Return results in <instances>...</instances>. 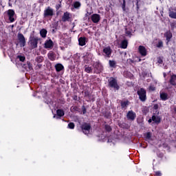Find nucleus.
I'll list each match as a JSON object with an SVG mask.
<instances>
[{
	"label": "nucleus",
	"mask_w": 176,
	"mask_h": 176,
	"mask_svg": "<svg viewBox=\"0 0 176 176\" xmlns=\"http://www.w3.org/2000/svg\"><path fill=\"white\" fill-rule=\"evenodd\" d=\"M48 57L50 60H53V53L48 54Z\"/></svg>",
	"instance_id": "36"
},
{
	"label": "nucleus",
	"mask_w": 176,
	"mask_h": 176,
	"mask_svg": "<svg viewBox=\"0 0 176 176\" xmlns=\"http://www.w3.org/2000/svg\"><path fill=\"white\" fill-rule=\"evenodd\" d=\"M155 175L156 176H162V173H160V171H157V172H155Z\"/></svg>",
	"instance_id": "37"
},
{
	"label": "nucleus",
	"mask_w": 176,
	"mask_h": 176,
	"mask_svg": "<svg viewBox=\"0 0 176 176\" xmlns=\"http://www.w3.org/2000/svg\"><path fill=\"white\" fill-rule=\"evenodd\" d=\"M44 47L45 49H52L53 47V41L52 40H47L45 42Z\"/></svg>",
	"instance_id": "12"
},
{
	"label": "nucleus",
	"mask_w": 176,
	"mask_h": 176,
	"mask_svg": "<svg viewBox=\"0 0 176 176\" xmlns=\"http://www.w3.org/2000/svg\"><path fill=\"white\" fill-rule=\"evenodd\" d=\"M56 113H57L58 116H60V117L64 116V111L61 109L57 110Z\"/></svg>",
	"instance_id": "27"
},
{
	"label": "nucleus",
	"mask_w": 176,
	"mask_h": 176,
	"mask_svg": "<svg viewBox=\"0 0 176 176\" xmlns=\"http://www.w3.org/2000/svg\"><path fill=\"white\" fill-rule=\"evenodd\" d=\"M170 85H173V86H176V75L173 74L170 77Z\"/></svg>",
	"instance_id": "17"
},
{
	"label": "nucleus",
	"mask_w": 176,
	"mask_h": 176,
	"mask_svg": "<svg viewBox=\"0 0 176 176\" xmlns=\"http://www.w3.org/2000/svg\"><path fill=\"white\" fill-rule=\"evenodd\" d=\"M17 38H18V41L20 46L21 47H24V46H25V37H24V35H23V34L21 33H19Z\"/></svg>",
	"instance_id": "4"
},
{
	"label": "nucleus",
	"mask_w": 176,
	"mask_h": 176,
	"mask_svg": "<svg viewBox=\"0 0 176 176\" xmlns=\"http://www.w3.org/2000/svg\"><path fill=\"white\" fill-rule=\"evenodd\" d=\"M38 39L36 37L30 38L29 43L32 49H36V47H38Z\"/></svg>",
	"instance_id": "2"
},
{
	"label": "nucleus",
	"mask_w": 176,
	"mask_h": 176,
	"mask_svg": "<svg viewBox=\"0 0 176 176\" xmlns=\"http://www.w3.org/2000/svg\"><path fill=\"white\" fill-rule=\"evenodd\" d=\"M157 47H163V42L159 41L158 43L157 44Z\"/></svg>",
	"instance_id": "34"
},
{
	"label": "nucleus",
	"mask_w": 176,
	"mask_h": 176,
	"mask_svg": "<svg viewBox=\"0 0 176 176\" xmlns=\"http://www.w3.org/2000/svg\"><path fill=\"white\" fill-rule=\"evenodd\" d=\"M9 6H12V4H10V3H9Z\"/></svg>",
	"instance_id": "47"
},
{
	"label": "nucleus",
	"mask_w": 176,
	"mask_h": 176,
	"mask_svg": "<svg viewBox=\"0 0 176 176\" xmlns=\"http://www.w3.org/2000/svg\"><path fill=\"white\" fill-rule=\"evenodd\" d=\"M127 45H128L127 41L124 40L121 43L120 47H122V49H127Z\"/></svg>",
	"instance_id": "21"
},
{
	"label": "nucleus",
	"mask_w": 176,
	"mask_h": 176,
	"mask_svg": "<svg viewBox=\"0 0 176 176\" xmlns=\"http://www.w3.org/2000/svg\"><path fill=\"white\" fill-rule=\"evenodd\" d=\"M138 94L141 101H145L146 100V91L144 88H140L138 91Z\"/></svg>",
	"instance_id": "1"
},
{
	"label": "nucleus",
	"mask_w": 176,
	"mask_h": 176,
	"mask_svg": "<svg viewBox=\"0 0 176 176\" xmlns=\"http://www.w3.org/2000/svg\"><path fill=\"white\" fill-rule=\"evenodd\" d=\"M169 17H170V19H176V12L170 10Z\"/></svg>",
	"instance_id": "24"
},
{
	"label": "nucleus",
	"mask_w": 176,
	"mask_h": 176,
	"mask_svg": "<svg viewBox=\"0 0 176 176\" xmlns=\"http://www.w3.org/2000/svg\"><path fill=\"white\" fill-rule=\"evenodd\" d=\"M69 19V13L68 12H65L62 17L63 21H68Z\"/></svg>",
	"instance_id": "15"
},
{
	"label": "nucleus",
	"mask_w": 176,
	"mask_h": 176,
	"mask_svg": "<svg viewBox=\"0 0 176 176\" xmlns=\"http://www.w3.org/2000/svg\"><path fill=\"white\" fill-rule=\"evenodd\" d=\"M154 109H157V108H159V106L157 104H155L153 107Z\"/></svg>",
	"instance_id": "40"
},
{
	"label": "nucleus",
	"mask_w": 176,
	"mask_h": 176,
	"mask_svg": "<svg viewBox=\"0 0 176 176\" xmlns=\"http://www.w3.org/2000/svg\"><path fill=\"white\" fill-rule=\"evenodd\" d=\"M15 14H16L14 13V10H8V19H9L10 23H13L14 21Z\"/></svg>",
	"instance_id": "5"
},
{
	"label": "nucleus",
	"mask_w": 176,
	"mask_h": 176,
	"mask_svg": "<svg viewBox=\"0 0 176 176\" xmlns=\"http://www.w3.org/2000/svg\"><path fill=\"white\" fill-rule=\"evenodd\" d=\"M158 63L159 64H162L163 63V60H162V59H159Z\"/></svg>",
	"instance_id": "41"
},
{
	"label": "nucleus",
	"mask_w": 176,
	"mask_h": 176,
	"mask_svg": "<svg viewBox=\"0 0 176 176\" xmlns=\"http://www.w3.org/2000/svg\"><path fill=\"white\" fill-rule=\"evenodd\" d=\"M47 34V30H46L45 29H42L40 31V34H41V36H42V38H46Z\"/></svg>",
	"instance_id": "20"
},
{
	"label": "nucleus",
	"mask_w": 176,
	"mask_h": 176,
	"mask_svg": "<svg viewBox=\"0 0 176 176\" xmlns=\"http://www.w3.org/2000/svg\"><path fill=\"white\" fill-rule=\"evenodd\" d=\"M160 98L163 101H166V100H168V95L164 92L160 93Z\"/></svg>",
	"instance_id": "16"
},
{
	"label": "nucleus",
	"mask_w": 176,
	"mask_h": 176,
	"mask_svg": "<svg viewBox=\"0 0 176 176\" xmlns=\"http://www.w3.org/2000/svg\"><path fill=\"white\" fill-rule=\"evenodd\" d=\"M122 10L124 12H126V1L125 0H123V4H122Z\"/></svg>",
	"instance_id": "32"
},
{
	"label": "nucleus",
	"mask_w": 176,
	"mask_h": 176,
	"mask_svg": "<svg viewBox=\"0 0 176 176\" xmlns=\"http://www.w3.org/2000/svg\"><path fill=\"white\" fill-rule=\"evenodd\" d=\"M83 113H86V110H83Z\"/></svg>",
	"instance_id": "46"
},
{
	"label": "nucleus",
	"mask_w": 176,
	"mask_h": 176,
	"mask_svg": "<svg viewBox=\"0 0 176 176\" xmlns=\"http://www.w3.org/2000/svg\"><path fill=\"white\" fill-rule=\"evenodd\" d=\"M78 43L80 46H85V45H86V38L83 37H80L78 39Z\"/></svg>",
	"instance_id": "18"
},
{
	"label": "nucleus",
	"mask_w": 176,
	"mask_h": 176,
	"mask_svg": "<svg viewBox=\"0 0 176 176\" xmlns=\"http://www.w3.org/2000/svg\"><path fill=\"white\" fill-rule=\"evenodd\" d=\"M101 17L100 16V14H94L91 16V20L93 21V23H97L100 21Z\"/></svg>",
	"instance_id": "9"
},
{
	"label": "nucleus",
	"mask_w": 176,
	"mask_h": 176,
	"mask_svg": "<svg viewBox=\"0 0 176 176\" xmlns=\"http://www.w3.org/2000/svg\"><path fill=\"white\" fill-rule=\"evenodd\" d=\"M151 137V133H147L146 135V138H147V140H150Z\"/></svg>",
	"instance_id": "35"
},
{
	"label": "nucleus",
	"mask_w": 176,
	"mask_h": 176,
	"mask_svg": "<svg viewBox=\"0 0 176 176\" xmlns=\"http://www.w3.org/2000/svg\"><path fill=\"white\" fill-rule=\"evenodd\" d=\"M54 118H56V116H54Z\"/></svg>",
	"instance_id": "48"
},
{
	"label": "nucleus",
	"mask_w": 176,
	"mask_h": 176,
	"mask_svg": "<svg viewBox=\"0 0 176 176\" xmlns=\"http://www.w3.org/2000/svg\"><path fill=\"white\" fill-rule=\"evenodd\" d=\"M148 90H149L150 91H155V86H153V85H150L149 87H148Z\"/></svg>",
	"instance_id": "33"
},
{
	"label": "nucleus",
	"mask_w": 176,
	"mask_h": 176,
	"mask_svg": "<svg viewBox=\"0 0 176 176\" xmlns=\"http://www.w3.org/2000/svg\"><path fill=\"white\" fill-rule=\"evenodd\" d=\"M126 117L127 119H129V120H134V119H135L136 118V115L135 113H134V111H130L128 112Z\"/></svg>",
	"instance_id": "11"
},
{
	"label": "nucleus",
	"mask_w": 176,
	"mask_h": 176,
	"mask_svg": "<svg viewBox=\"0 0 176 176\" xmlns=\"http://www.w3.org/2000/svg\"><path fill=\"white\" fill-rule=\"evenodd\" d=\"M103 53L104 56H106V57H111V55L112 54V50L111 49V47H107L103 49Z\"/></svg>",
	"instance_id": "6"
},
{
	"label": "nucleus",
	"mask_w": 176,
	"mask_h": 176,
	"mask_svg": "<svg viewBox=\"0 0 176 176\" xmlns=\"http://www.w3.org/2000/svg\"><path fill=\"white\" fill-rule=\"evenodd\" d=\"M85 72H87V74H91V72H93V69H91V67H89L87 65H85Z\"/></svg>",
	"instance_id": "22"
},
{
	"label": "nucleus",
	"mask_w": 176,
	"mask_h": 176,
	"mask_svg": "<svg viewBox=\"0 0 176 176\" xmlns=\"http://www.w3.org/2000/svg\"><path fill=\"white\" fill-rule=\"evenodd\" d=\"M127 105H129V101L126 100V101L121 102V107L122 108H126V107H127Z\"/></svg>",
	"instance_id": "26"
},
{
	"label": "nucleus",
	"mask_w": 176,
	"mask_h": 176,
	"mask_svg": "<svg viewBox=\"0 0 176 176\" xmlns=\"http://www.w3.org/2000/svg\"><path fill=\"white\" fill-rule=\"evenodd\" d=\"M74 6L76 9H78V8H80V3L78 1H76L74 3Z\"/></svg>",
	"instance_id": "28"
},
{
	"label": "nucleus",
	"mask_w": 176,
	"mask_h": 176,
	"mask_svg": "<svg viewBox=\"0 0 176 176\" xmlns=\"http://www.w3.org/2000/svg\"><path fill=\"white\" fill-rule=\"evenodd\" d=\"M109 86L110 87H113V89H116L119 90V85H118V81L114 78H110L109 80Z\"/></svg>",
	"instance_id": "3"
},
{
	"label": "nucleus",
	"mask_w": 176,
	"mask_h": 176,
	"mask_svg": "<svg viewBox=\"0 0 176 176\" xmlns=\"http://www.w3.org/2000/svg\"><path fill=\"white\" fill-rule=\"evenodd\" d=\"M71 42V39L70 38H68V42L67 43H69Z\"/></svg>",
	"instance_id": "43"
},
{
	"label": "nucleus",
	"mask_w": 176,
	"mask_h": 176,
	"mask_svg": "<svg viewBox=\"0 0 176 176\" xmlns=\"http://www.w3.org/2000/svg\"><path fill=\"white\" fill-rule=\"evenodd\" d=\"M110 67H115L116 65V62L115 60H109Z\"/></svg>",
	"instance_id": "30"
},
{
	"label": "nucleus",
	"mask_w": 176,
	"mask_h": 176,
	"mask_svg": "<svg viewBox=\"0 0 176 176\" xmlns=\"http://www.w3.org/2000/svg\"><path fill=\"white\" fill-rule=\"evenodd\" d=\"M81 127L84 134H89L90 131V124L85 123L83 124Z\"/></svg>",
	"instance_id": "7"
},
{
	"label": "nucleus",
	"mask_w": 176,
	"mask_h": 176,
	"mask_svg": "<svg viewBox=\"0 0 176 176\" xmlns=\"http://www.w3.org/2000/svg\"><path fill=\"white\" fill-rule=\"evenodd\" d=\"M94 68L95 69V72H101L102 69V65L98 62H96L94 64Z\"/></svg>",
	"instance_id": "8"
},
{
	"label": "nucleus",
	"mask_w": 176,
	"mask_h": 176,
	"mask_svg": "<svg viewBox=\"0 0 176 176\" xmlns=\"http://www.w3.org/2000/svg\"><path fill=\"white\" fill-rule=\"evenodd\" d=\"M152 121H153L152 119H149V120H148V123H151Z\"/></svg>",
	"instance_id": "42"
},
{
	"label": "nucleus",
	"mask_w": 176,
	"mask_h": 176,
	"mask_svg": "<svg viewBox=\"0 0 176 176\" xmlns=\"http://www.w3.org/2000/svg\"><path fill=\"white\" fill-rule=\"evenodd\" d=\"M105 129H106V130H107V131H111V126H106Z\"/></svg>",
	"instance_id": "38"
},
{
	"label": "nucleus",
	"mask_w": 176,
	"mask_h": 176,
	"mask_svg": "<svg viewBox=\"0 0 176 176\" xmlns=\"http://www.w3.org/2000/svg\"><path fill=\"white\" fill-rule=\"evenodd\" d=\"M69 129H74L75 128V124L74 122H70L68 124Z\"/></svg>",
	"instance_id": "31"
},
{
	"label": "nucleus",
	"mask_w": 176,
	"mask_h": 176,
	"mask_svg": "<svg viewBox=\"0 0 176 176\" xmlns=\"http://www.w3.org/2000/svg\"><path fill=\"white\" fill-rule=\"evenodd\" d=\"M10 27H11V28H13L14 27V25H12Z\"/></svg>",
	"instance_id": "44"
},
{
	"label": "nucleus",
	"mask_w": 176,
	"mask_h": 176,
	"mask_svg": "<svg viewBox=\"0 0 176 176\" xmlns=\"http://www.w3.org/2000/svg\"><path fill=\"white\" fill-rule=\"evenodd\" d=\"M164 77L166 78V73H164Z\"/></svg>",
	"instance_id": "45"
},
{
	"label": "nucleus",
	"mask_w": 176,
	"mask_h": 176,
	"mask_svg": "<svg viewBox=\"0 0 176 176\" xmlns=\"http://www.w3.org/2000/svg\"><path fill=\"white\" fill-rule=\"evenodd\" d=\"M126 35H127L128 36H130V35H131V32H129V31H126Z\"/></svg>",
	"instance_id": "39"
},
{
	"label": "nucleus",
	"mask_w": 176,
	"mask_h": 176,
	"mask_svg": "<svg viewBox=\"0 0 176 176\" xmlns=\"http://www.w3.org/2000/svg\"><path fill=\"white\" fill-rule=\"evenodd\" d=\"M55 68L58 72H60V71H61L64 68V66H63V65L61 64H57L55 66Z\"/></svg>",
	"instance_id": "23"
},
{
	"label": "nucleus",
	"mask_w": 176,
	"mask_h": 176,
	"mask_svg": "<svg viewBox=\"0 0 176 176\" xmlns=\"http://www.w3.org/2000/svg\"><path fill=\"white\" fill-rule=\"evenodd\" d=\"M138 50L139 53H140L142 56H146V49L145 48V47L140 45Z\"/></svg>",
	"instance_id": "13"
},
{
	"label": "nucleus",
	"mask_w": 176,
	"mask_h": 176,
	"mask_svg": "<svg viewBox=\"0 0 176 176\" xmlns=\"http://www.w3.org/2000/svg\"><path fill=\"white\" fill-rule=\"evenodd\" d=\"M164 36L166 38L167 42H170V41L171 40V38H173V33H171V32L170 31H167L164 34Z\"/></svg>",
	"instance_id": "14"
},
{
	"label": "nucleus",
	"mask_w": 176,
	"mask_h": 176,
	"mask_svg": "<svg viewBox=\"0 0 176 176\" xmlns=\"http://www.w3.org/2000/svg\"><path fill=\"white\" fill-rule=\"evenodd\" d=\"M36 61H37V63H42V61H43V56H38L36 58Z\"/></svg>",
	"instance_id": "29"
},
{
	"label": "nucleus",
	"mask_w": 176,
	"mask_h": 176,
	"mask_svg": "<svg viewBox=\"0 0 176 176\" xmlns=\"http://www.w3.org/2000/svg\"><path fill=\"white\" fill-rule=\"evenodd\" d=\"M49 16H53V9L50 8V7H48L44 11V17H48Z\"/></svg>",
	"instance_id": "10"
},
{
	"label": "nucleus",
	"mask_w": 176,
	"mask_h": 176,
	"mask_svg": "<svg viewBox=\"0 0 176 176\" xmlns=\"http://www.w3.org/2000/svg\"><path fill=\"white\" fill-rule=\"evenodd\" d=\"M17 60H19V61H25V56H23V55H18L16 56Z\"/></svg>",
	"instance_id": "25"
},
{
	"label": "nucleus",
	"mask_w": 176,
	"mask_h": 176,
	"mask_svg": "<svg viewBox=\"0 0 176 176\" xmlns=\"http://www.w3.org/2000/svg\"><path fill=\"white\" fill-rule=\"evenodd\" d=\"M152 120L153 122H154V123L159 124V122H160V117L153 115L152 116Z\"/></svg>",
	"instance_id": "19"
}]
</instances>
